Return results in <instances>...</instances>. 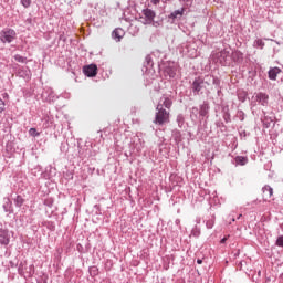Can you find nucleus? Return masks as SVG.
Returning a JSON list of instances; mask_svg holds the SVG:
<instances>
[{
	"label": "nucleus",
	"mask_w": 283,
	"mask_h": 283,
	"mask_svg": "<svg viewBox=\"0 0 283 283\" xmlns=\"http://www.w3.org/2000/svg\"><path fill=\"white\" fill-rule=\"evenodd\" d=\"M156 109L157 113L154 119L155 125H165V123L169 120V112L160 106H157Z\"/></svg>",
	"instance_id": "nucleus-1"
},
{
	"label": "nucleus",
	"mask_w": 283,
	"mask_h": 283,
	"mask_svg": "<svg viewBox=\"0 0 283 283\" xmlns=\"http://www.w3.org/2000/svg\"><path fill=\"white\" fill-rule=\"evenodd\" d=\"M17 40V31L13 29H3L0 31V41L1 43H12Z\"/></svg>",
	"instance_id": "nucleus-2"
},
{
	"label": "nucleus",
	"mask_w": 283,
	"mask_h": 283,
	"mask_svg": "<svg viewBox=\"0 0 283 283\" xmlns=\"http://www.w3.org/2000/svg\"><path fill=\"white\" fill-rule=\"evenodd\" d=\"M13 70H17L15 76H19V78H23L24 81H30L32 78V71H30L28 66L14 64Z\"/></svg>",
	"instance_id": "nucleus-3"
},
{
	"label": "nucleus",
	"mask_w": 283,
	"mask_h": 283,
	"mask_svg": "<svg viewBox=\"0 0 283 283\" xmlns=\"http://www.w3.org/2000/svg\"><path fill=\"white\" fill-rule=\"evenodd\" d=\"M143 15L144 17L140 18V21L144 25H151V23H154V19H156V12L151 9H144Z\"/></svg>",
	"instance_id": "nucleus-4"
},
{
	"label": "nucleus",
	"mask_w": 283,
	"mask_h": 283,
	"mask_svg": "<svg viewBox=\"0 0 283 283\" xmlns=\"http://www.w3.org/2000/svg\"><path fill=\"white\" fill-rule=\"evenodd\" d=\"M202 87H205V80L202 77L198 76L193 80L191 84V91L195 95H200V92H202Z\"/></svg>",
	"instance_id": "nucleus-5"
},
{
	"label": "nucleus",
	"mask_w": 283,
	"mask_h": 283,
	"mask_svg": "<svg viewBox=\"0 0 283 283\" xmlns=\"http://www.w3.org/2000/svg\"><path fill=\"white\" fill-rule=\"evenodd\" d=\"M83 73L88 78H94V76H96V74H98V66H96V64L85 65L83 67Z\"/></svg>",
	"instance_id": "nucleus-6"
},
{
	"label": "nucleus",
	"mask_w": 283,
	"mask_h": 283,
	"mask_svg": "<svg viewBox=\"0 0 283 283\" xmlns=\"http://www.w3.org/2000/svg\"><path fill=\"white\" fill-rule=\"evenodd\" d=\"M42 96L43 98H45L46 103H54V101L59 98L56 94H54V91L52 90V87H46L42 93Z\"/></svg>",
	"instance_id": "nucleus-7"
},
{
	"label": "nucleus",
	"mask_w": 283,
	"mask_h": 283,
	"mask_svg": "<svg viewBox=\"0 0 283 283\" xmlns=\"http://www.w3.org/2000/svg\"><path fill=\"white\" fill-rule=\"evenodd\" d=\"M254 101L259 103V105H262L263 107H266L269 105V94L266 93H256L254 96Z\"/></svg>",
	"instance_id": "nucleus-8"
},
{
	"label": "nucleus",
	"mask_w": 283,
	"mask_h": 283,
	"mask_svg": "<svg viewBox=\"0 0 283 283\" xmlns=\"http://www.w3.org/2000/svg\"><path fill=\"white\" fill-rule=\"evenodd\" d=\"M171 105H174V102L171 101V98L167 97V96H163L159 99V103L157 106H160L161 109H171Z\"/></svg>",
	"instance_id": "nucleus-9"
},
{
	"label": "nucleus",
	"mask_w": 283,
	"mask_h": 283,
	"mask_svg": "<svg viewBox=\"0 0 283 283\" xmlns=\"http://www.w3.org/2000/svg\"><path fill=\"white\" fill-rule=\"evenodd\" d=\"M0 244L4 247L10 244V232L8 230L0 229Z\"/></svg>",
	"instance_id": "nucleus-10"
},
{
	"label": "nucleus",
	"mask_w": 283,
	"mask_h": 283,
	"mask_svg": "<svg viewBox=\"0 0 283 283\" xmlns=\"http://www.w3.org/2000/svg\"><path fill=\"white\" fill-rule=\"evenodd\" d=\"M216 59L221 65H227V60L229 59V52L223 50L221 52L216 53Z\"/></svg>",
	"instance_id": "nucleus-11"
},
{
	"label": "nucleus",
	"mask_w": 283,
	"mask_h": 283,
	"mask_svg": "<svg viewBox=\"0 0 283 283\" xmlns=\"http://www.w3.org/2000/svg\"><path fill=\"white\" fill-rule=\"evenodd\" d=\"M282 72V69L275 66V67H271L268 71V77L270 78V81H277V74H280Z\"/></svg>",
	"instance_id": "nucleus-12"
},
{
	"label": "nucleus",
	"mask_w": 283,
	"mask_h": 283,
	"mask_svg": "<svg viewBox=\"0 0 283 283\" xmlns=\"http://www.w3.org/2000/svg\"><path fill=\"white\" fill-rule=\"evenodd\" d=\"M123 36H125V30L117 28L112 32V39H114V41H116L117 43L120 42V39H123Z\"/></svg>",
	"instance_id": "nucleus-13"
},
{
	"label": "nucleus",
	"mask_w": 283,
	"mask_h": 283,
	"mask_svg": "<svg viewBox=\"0 0 283 283\" xmlns=\"http://www.w3.org/2000/svg\"><path fill=\"white\" fill-rule=\"evenodd\" d=\"M209 103L203 102L199 107V117L205 118V116H209Z\"/></svg>",
	"instance_id": "nucleus-14"
},
{
	"label": "nucleus",
	"mask_w": 283,
	"mask_h": 283,
	"mask_svg": "<svg viewBox=\"0 0 283 283\" xmlns=\"http://www.w3.org/2000/svg\"><path fill=\"white\" fill-rule=\"evenodd\" d=\"M2 208L6 211V213H12V201L10 200V198L3 199Z\"/></svg>",
	"instance_id": "nucleus-15"
},
{
	"label": "nucleus",
	"mask_w": 283,
	"mask_h": 283,
	"mask_svg": "<svg viewBox=\"0 0 283 283\" xmlns=\"http://www.w3.org/2000/svg\"><path fill=\"white\" fill-rule=\"evenodd\" d=\"M182 14H185V9L181 8L179 10H175L174 12L170 13L169 19H172V21H175V19H181Z\"/></svg>",
	"instance_id": "nucleus-16"
},
{
	"label": "nucleus",
	"mask_w": 283,
	"mask_h": 283,
	"mask_svg": "<svg viewBox=\"0 0 283 283\" xmlns=\"http://www.w3.org/2000/svg\"><path fill=\"white\" fill-rule=\"evenodd\" d=\"M190 118L191 120H200V108L192 107L190 111Z\"/></svg>",
	"instance_id": "nucleus-17"
},
{
	"label": "nucleus",
	"mask_w": 283,
	"mask_h": 283,
	"mask_svg": "<svg viewBox=\"0 0 283 283\" xmlns=\"http://www.w3.org/2000/svg\"><path fill=\"white\" fill-rule=\"evenodd\" d=\"M237 165H240L241 167H244V165H247V163H249V158L243 157V156H237L234 158Z\"/></svg>",
	"instance_id": "nucleus-18"
},
{
	"label": "nucleus",
	"mask_w": 283,
	"mask_h": 283,
	"mask_svg": "<svg viewBox=\"0 0 283 283\" xmlns=\"http://www.w3.org/2000/svg\"><path fill=\"white\" fill-rule=\"evenodd\" d=\"M144 67H146V70H149V67H154V60L151 59V55L146 56Z\"/></svg>",
	"instance_id": "nucleus-19"
},
{
	"label": "nucleus",
	"mask_w": 283,
	"mask_h": 283,
	"mask_svg": "<svg viewBox=\"0 0 283 283\" xmlns=\"http://www.w3.org/2000/svg\"><path fill=\"white\" fill-rule=\"evenodd\" d=\"M262 191L268 198H271V196H273V188H271V186H264Z\"/></svg>",
	"instance_id": "nucleus-20"
},
{
	"label": "nucleus",
	"mask_w": 283,
	"mask_h": 283,
	"mask_svg": "<svg viewBox=\"0 0 283 283\" xmlns=\"http://www.w3.org/2000/svg\"><path fill=\"white\" fill-rule=\"evenodd\" d=\"M213 75H205V77H202L203 85H211L213 83Z\"/></svg>",
	"instance_id": "nucleus-21"
},
{
	"label": "nucleus",
	"mask_w": 283,
	"mask_h": 283,
	"mask_svg": "<svg viewBox=\"0 0 283 283\" xmlns=\"http://www.w3.org/2000/svg\"><path fill=\"white\" fill-rule=\"evenodd\" d=\"M14 61L18 63H28V57L21 55V54H15L14 55Z\"/></svg>",
	"instance_id": "nucleus-22"
},
{
	"label": "nucleus",
	"mask_w": 283,
	"mask_h": 283,
	"mask_svg": "<svg viewBox=\"0 0 283 283\" xmlns=\"http://www.w3.org/2000/svg\"><path fill=\"white\" fill-rule=\"evenodd\" d=\"M254 48H260V50H264V41L262 39H258L253 43Z\"/></svg>",
	"instance_id": "nucleus-23"
},
{
	"label": "nucleus",
	"mask_w": 283,
	"mask_h": 283,
	"mask_svg": "<svg viewBox=\"0 0 283 283\" xmlns=\"http://www.w3.org/2000/svg\"><path fill=\"white\" fill-rule=\"evenodd\" d=\"M23 202L24 200H23V197L21 196H17V198L14 199L15 207H23Z\"/></svg>",
	"instance_id": "nucleus-24"
},
{
	"label": "nucleus",
	"mask_w": 283,
	"mask_h": 283,
	"mask_svg": "<svg viewBox=\"0 0 283 283\" xmlns=\"http://www.w3.org/2000/svg\"><path fill=\"white\" fill-rule=\"evenodd\" d=\"M191 235H193V238H200V228H198V226H196V227L191 230Z\"/></svg>",
	"instance_id": "nucleus-25"
},
{
	"label": "nucleus",
	"mask_w": 283,
	"mask_h": 283,
	"mask_svg": "<svg viewBox=\"0 0 283 283\" xmlns=\"http://www.w3.org/2000/svg\"><path fill=\"white\" fill-rule=\"evenodd\" d=\"M223 119H224L226 123H231V113H229V109H227L223 113Z\"/></svg>",
	"instance_id": "nucleus-26"
},
{
	"label": "nucleus",
	"mask_w": 283,
	"mask_h": 283,
	"mask_svg": "<svg viewBox=\"0 0 283 283\" xmlns=\"http://www.w3.org/2000/svg\"><path fill=\"white\" fill-rule=\"evenodd\" d=\"M20 3L23 8H30V6H32V0H21Z\"/></svg>",
	"instance_id": "nucleus-27"
},
{
	"label": "nucleus",
	"mask_w": 283,
	"mask_h": 283,
	"mask_svg": "<svg viewBox=\"0 0 283 283\" xmlns=\"http://www.w3.org/2000/svg\"><path fill=\"white\" fill-rule=\"evenodd\" d=\"M177 123H178L179 127H182V125H185V117H182V115H179L177 117Z\"/></svg>",
	"instance_id": "nucleus-28"
},
{
	"label": "nucleus",
	"mask_w": 283,
	"mask_h": 283,
	"mask_svg": "<svg viewBox=\"0 0 283 283\" xmlns=\"http://www.w3.org/2000/svg\"><path fill=\"white\" fill-rule=\"evenodd\" d=\"M4 111H6V102H3V99L0 98V116L1 114H3Z\"/></svg>",
	"instance_id": "nucleus-29"
},
{
	"label": "nucleus",
	"mask_w": 283,
	"mask_h": 283,
	"mask_svg": "<svg viewBox=\"0 0 283 283\" xmlns=\"http://www.w3.org/2000/svg\"><path fill=\"white\" fill-rule=\"evenodd\" d=\"M244 112L243 111H238L237 112V118H239V120H244Z\"/></svg>",
	"instance_id": "nucleus-30"
},
{
	"label": "nucleus",
	"mask_w": 283,
	"mask_h": 283,
	"mask_svg": "<svg viewBox=\"0 0 283 283\" xmlns=\"http://www.w3.org/2000/svg\"><path fill=\"white\" fill-rule=\"evenodd\" d=\"M29 134H30V136H34V138H36V136H39V132H36V128H30Z\"/></svg>",
	"instance_id": "nucleus-31"
},
{
	"label": "nucleus",
	"mask_w": 283,
	"mask_h": 283,
	"mask_svg": "<svg viewBox=\"0 0 283 283\" xmlns=\"http://www.w3.org/2000/svg\"><path fill=\"white\" fill-rule=\"evenodd\" d=\"M143 147H145V140L139 139V146H138V144H136L137 151H140V149H143Z\"/></svg>",
	"instance_id": "nucleus-32"
},
{
	"label": "nucleus",
	"mask_w": 283,
	"mask_h": 283,
	"mask_svg": "<svg viewBox=\"0 0 283 283\" xmlns=\"http://www.w3.org/2000/svg\"><path fill=\"white\" fill-rule=\"evenodd\" d=\"M180 1H182L187 8H191V6L193 4V0H180Z\"/></svg>",
	"instance_id": "nucleus-33"
},
{
	"label": "nucleus",
	"mask_w": 283,
	"mask_h": 283,
	"mask_svg": "<svg viewBox=\"0 0 283 283\" xmlns=\"http://www.w3.org/2000/svg\"><path fill=\"white\" fill-rule=\"evenodd\" d=\"M212 84L216 85V87H220V78H218V77L214 76V77L212 78Z\"/></svg>",
	"instance_id": "nucleus-34"
},
{
	"label": "nucleus",
	"mask_w": 283,
	"mask_h": 283,
	"mask_svg": "<svg viewBox=\"0 0 283 283\" xmlns=\"http://www.w3.org/2000/svg\"><path fill=\"white\" fill-rule=\"evenodd\" d=\"M276 247H283V235H280V237L276 239Z\"/></svg>",
	"instance_id": "nucleus-35"
},
{
	"label": "nucleus",
	"mask_w": 283,
	"mask_h": 283,
	"mask_svg": "<svg viewBox=\"0 0 283 283\" xmlns=\"http://www.w3.org/2000/svg\"><path fill=\"white\" fill-rule=\"evenodd\" d=\"M239 101H241V103H244V101H247V93L239 94Z\"/></svg>",
	"instance_id": "nucleus-36"
},
{
	"label": "nucleus",
	"mask_w": 283,
	"mask_h": 283,
	"mask_svg": "<svg viewBox=\"0 0 283 283\" xmlns=\"http://www.w3.org/2000/svg\"><path fill=\"white\" fill-rule=\"evenodd\" d=\"M168 74H169L170 78H175L176 77V71H174V69H169Z\"/></svg>",
	"instance_id": "nucleus-37"
},
{
	"label": "nucleus",
	"mask_w": 283,
	"mask_h": 283,
	"mask_svg": "<svg viewBox=\"0 0 283 283\" xmlns=\"http://www.w3.org/2000/svg\"><path fill=\"white\" fill-rule=\"evenodd\" d=\"M174 137H175V140H180V132L175 130L174 132Z\"/></svg>",
	"instance_id": "nucleus-38"
},
{
	"label": "nucleus",
	"mask_w": 283,
	"mask_h": 283,
	"mask_svg": "<svg viewBox=\"0 0 283 283\" xmlns=\"http://www.w3.org/2000/svg\"><path fill=\"white\" fill-rule=\"evenodd\" d=\"M206 227L207 229H213V221H207Z\"/></svg>",
	"instance_id": "nucleus-39"
},
{
	"label": "nucleus",
	"mask_w": 283,
	"mask_h": 283,
	"mask_svg": "<svg viewBox=\"0 0 283 283\" xmlns=\"http://www.w3.org/2000/svg\"><path fill=\"white\" fill-rule=\"evenodd\" d=\"M154 6H158L160 3V0H150Z\"/></svg>",
	"instance_id": "nucleus-40"
},
{
	"label": "nucleus",
	"mask_w": 283,
	"mask_h": 283,
	"mask_svg": "<svg viewBox=\"0 0 283 283\" xmlns=\"http://www.w3.org/2000/svg\"><path fill=\"white\" fill-rule=\"evenodd\" d=\"M200 222H201V219H200V217H198V218L196 219V223H197V224H200Z\"/></svg>",
	"instance_id": "nucleus-41"
},
{
	"label": "nucleus",
	"mask_w": 283,
	"mask_h": 283,
	"mask_svg": "<svg viewBox=\"0 0 283 283\" xmlns=\"http://www.w3.org/2000/svg\"><path fill=\"white\" fill-rule=\"evenodd\" d=\"M227 242V238L221 239V244H224Z\"/></svg>",
	"instance_id": "nucleus-42"
},
{
	"label": "nucleus",
	"mask_w": 283,
	"mask_h": 283,
	"mask_svg": "<svg viewBox=\"0 0 283 283\" xmlns=\"http://www.w3.org/2000/svg\"><path fill=\"white\" fill-rule=\"evenodd\" d=\"M197 264H202V259H198Z\"/></svg>",
	"instance_id": "nucleus-43"
},
{
	"label": "nucleus",
	"mask_w": 283,
	"mask_h": 283,
	"mask_svg": "<svg viewBox=\"0 0 283 283\" xmlns=\"http://www.w3.org/2000/svg\"><path fill=\"white\" fill-rule=\"evenodd\" d=\"M230 220H231V222H235V218L234 217H232Z\"/></svg>",
	"instance_id": "nucleus-44"
},
{
	"label": "nucleus",
	"mask_w": 283,
	"mask_h": 283,
	"mask_svg": "<svg viewBox=\"0 0 283 283\" xmlns=\"http://www.w3.org/2000/svg\"><path fill=\"white\" fill-rule=\"evenodd\" d=\"M241 218H242V214H239L238 218H237V220H240Z\"/></svg>",
	"instance_id": "nucleus-45"
}]
</instances>
